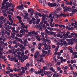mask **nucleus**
Here are the masks:
<instances>
[{"label":"nucleus","mask_w":77,"mask_h":77,"mask_svg":"<svg viewBox=\"0 0 77 77\" xmlns=\"http://www.w3.org/2000/svg\"><path fill=\"white\" fill-rule=\"evenodd\" d=\"M28 18H29V17H28L27 16H25L24 17V18L25 19H28Z\"/></svg>","instance_id":"680f3d73"},{"label":"nucleus","mask_w":77,"mask_h":77,"mask_svg":"<svg viewBox=\"0 0 77 77\" xmlns=\"http://www.w3.org/2000/svg\"><path fill=\"white\" fill-rule=\"evenodd\" d=\"M2 36H5V32H2Z\"/></svg>","instance_id":"49530a36"},{"label":"nucleus","mask_w":77,"mask_h":77,"mask_svg":"<svg viewBox=\"0 0 77 77\" xmlns=\"http://www.w3.org/2000/svg\"><path fill=\"white\" fill-rule=\"evenodd\" d=\"M71 39H72V40L73 41H74V42H75V43L77 42V40L76 39V38H71Z\"/></svg>","instance_id":"1a4fd4ad"},{"label":"nucleus","mask_w":77,"mask_h":77,"mask_svg":"<svg viewBox=\"0 0 77 77\" xmlns=\"http://www.w3.org/2000/svg\"><path fill=\"white\" fill-rule=\"evenodd\" d=\"M66 58L67 59H69V55H67L66 56Z\"/></svg>","instance_id":"3c124183"},{"label":"nucleus","mask_w":77,"mask_h":77,"mask_svg":"<svg viewBox=\"0 0 77 77\" xmlns=\"http://www.w3.org/2000/svg\"><path fill=\"white\" fill-rule=\"evenodd\" d=\"M66 4L67 5H69V1H66Z\"/></svg>","instance_id":"79ce46f5"},{"label":"nucleus","mask_w":77,"mask_h":77,"mask_svg":"<svg viewBox=\"0 0 77 77\" xmlns=\"http://www.w3.org/2000/svg\"><path fill=\"white\" fill-rule=\"evenodd\" d=\"M3 19H4V17L3 16H2L1 17H0V21H2V20Z\"/></svg>","instance_id":"cd10ccee"},{"label":"nucleus","mask_w":77,"mask_h":77,"mask_svg":"<svg viewBox=\"0 0 77 77\" xmlns=\"http://www.w3.org/2000/svg\"><path fill=\"white\" fill-rule=\"evenodd\" d=\"M5 32L8 36H9V35H10V32H8L7 31L5 30Z\"/></svg>","instance_id":"2eb2a0df"},{"label":"nucleus","mask_w":77,"mask_h":77,"mask_svg":"<svg viewBox=\"0 0 77 77\" xmlns=\"http://www.w3.org/2000/svg\"><path fill=\"white\" fill-rule=\"evenodd\" d=\"M11 37L12 38H15V36L14 35V33L12 32L11 33Z\"/></svg>","instance_id":"393cba45"},{"label":"nucleus","mask_w":77,"mask_h":77,"mask_svg":"<svg viewBox=\"0 0 77 77\" xmlns=\"http://www.w3.org/2000/svg\"><path fill=\"white\" fill-rule=\"evenodd\" d=\"M20 27H21V25H19L18 27H16V29H17V30H20Z\"/></svg>","instance_id":"c85d7f7f"},{"label":"nucleus","mask_w":77,"mask_h":77,"mask_svg":"<svg viewBox=\"0 0 77 77\" xmlns=\"http://www.w3.org/2000/svg\"><path fill=\"white\" fill-rule=\"evenodd\" d=\"M63 45H64V46H65V47L68 45V44H67V42H66V41H65L63 42Z\"/></svg>","instance_id":"9b49d317"},{"label":"nucleus","mask_w":77,"mask_h":77,"mask_svg":"<svg viewBox=\"0 0 77 77\" xmlns=\"http://www.w3.org/2000/svg\"><path fill=\"white\" fill-rule=\"evenodd\" d=\"M42 21H41L43 23H44L45 24H47V21H45V18H46L45 16V15H44L42 17Z\"/></svg>","instance_id":"20e7f679"},{"label":"nucleus","mask_w":77,"mask_h":77,"mask_svg":"<svg viewBox=\"0 0 77 77\" xmlns=\"http://www.w3.org/2000/svg\"><path fill=\"white\" fill-rule=\"evenodd\" d=\"M13 44H17V41H16V40H14L13 41Z\"/></svg>","instance_id":"5fc2aeb1"},{"label":"nucleus","mask_w":77,"mask_h":77,"mask_svg":"<svg viewBox=\"0 0 77 77\" xmlns=\"http://www.w3.org/2000/svg\"><path fill=\"white\" fill-rule=\"evenodd\" d=\"M59 24H56L54 26L55 27H59Z\"/></svg>","instance_id":"774afa93"},{"label":"nucleus","mask_w":77,"mask_h":77,"mask_svg":"<svg viewBox=\"0 0 77 77\" xmlns=\"http://www.w3.org/2000/svg\"><path fill=\"white\" fill-rule=\"evenodd\" d=\"M9 60H11V61H13L14 58H13V57H11V58H9Z\"/></svg>","instance_id":"a19ab883"},{"label":"nucleus","mask_w":77,"mask_h":77,"mask_svg":"<svg viewBox=\"0 0 77 77\" xmlns=\"http://www.w3.org/2000/svg\"><path fill=\"white\" fill-rule=\"evenodd\" d=\"M46 46L47 47V48L48 49H48H51V46L50 45H46Z\"/></svg>","instance_id":"4468645a"},{"label":"nucleus","mask_w":77,"mask_h":77,"mask_svg":"<svg viewBox=\"0 0 77 77\" xmlns=\"http://www.w3.org/2000/svg\"><path fill=\"white\" fill-rule=\"evenodd\" d=\"M9 71H10V72H12L13 71V69L11 68L9 69Z\"/></svg>","instance_id":"69168bd1"},{"label":"nucleus","mask_w":77,"mask_h":77,"mask_svg":"<svg viewBox=\"0 0 77 77\" xmlns=\"http://www.w3.org/2000/svg\"><path fill=\"white\" fill-rule=\"evenodd\" d=\"M64 7H65V5L64 4H62L61 7L63 8H63H64Z\"/></svg>","instance_id":"8fccbe9b"},{"label":"nucleus","mask_w":77,"mask_h":77,"mask_svg":"<svg viewBox=\"0 0 77 77\" xmlns=\"http://www.w3.org/2000/svg\"><path fill=\"white\" fill-rule=\"evenodd\" d=\"M33 23V20H30L29 21V24H32Z\"/></svg>","instance_id":"72a5a7b5"},{"label":"nucleus","mask_w":77,"mask_h":77,"mask_svg":"<svg viewBox=\"0 0 77 77\" xmlns=\"http://www.w3.org/2000/svg\"><path fill=\"white\" fill-rule=\"evenodd\" d=\"M29 72H30V74H32V72H35L36 71H35V69H33V68H31L29 70Z\"/></svg>","instance_id":"423d86ee"},{"label":"nucleus","mask_w":77,"mask_h":77,"mask_svg":"<svg viewBox=\"0 0 77 77\" xmlns=\"http://www.w3.org/2000/svg\"><path fill=\"white\" fill-rule=\"evenodd\" d=\"M5 1L4 0L3 2V3H2V6H5Z\"/></svg>","instance_id":"c756f323"},{"label":"nucleus","mask_w":77,"mask_h":77,"mask_svg":"<svg viewBox=\"0 0 77 77\" xmlns=\"http://www.w3.org/2000/svg\"><path fill=\"white\" fill-rule=\"evenodd\" d=\"M69 9L71 10V7L70 6H69L68 7H67V6H66L65 7H63V11L64 12H68V11H69Z\"/></svg>","instance_id":"f257e3e1"},{"label":"nucleus","mask_w":77,"mask_h":77,"mask_svg":"<svg viewBox=\"0 0 77 77\" xmlns=\"http://www.w3.org/2000/svg\"><path fill=\"white\" fill-rule=\"evenodd\" d=\"M35 38L36 39H38V38H40V36L39 35H37L35 37Z\"/></svg>","instance_id":"e433bc0d"},{"label":"nucleus","mask_w":77,"mask_h":77,"mask_svg":"<svg viewBox=\"0 0 77 77\" xmlns=\"http://www.w3.org/2000/svg\"><path fill=\"white\" fill-rule=\"evenodd\" d=\"M17 9H18L19 10H20L21 8V6L20 5L19 6H17Z\"/></svg>","instance_id":"2f4dec72"},{"label":"nucleus","mask_w":77,"mask_h":77,"mask_svg":"<svg viewBox=\"0 0 77 77\" xmlns=\"http://www.w3.org/2000/svg\"><path fill=\"white\" fill-rule=\"evenodd\" d=\"M40 36L42 38H43V37H44V34L43 32L41 33V35H40Z\"/></svg>","instance_id":"a878e982"},{"label":"nucleus","mask_w":77,"mask_h":77,"mask_svg":"<svg viewBox=\"0 0 77 77\" xmlns=\"http://www.w3.org/2000/svg\"><path fill=\"white\" fill-rule=\"evenodd\" d=\"M62 9V8H57V10L58 11H61V10Z\"/></svg>","instance_id":"ea45409f"},{"label":"nucleus","mask_w":77,"mask_h":77,"mask_svg":"<svg viewBox=\"0 0 77 77\" xmlns=\"http://www.w3.org/2000/svg\"><path fill=\"white\" fill-rule=\"evenodd\" d=\"M68 37L69 38H72V35H68Z\"/></svg>","instance_id":"052dcab7"},{"label":"nucleus","mask_w":77,"mask_h":77,"mask_svg":"<svg viewBox=\"0 0 77 77\" xmlns=\"http://www.w3.org/2000/svg\"><path fill=\"white\" fill-rule=\"evenodd\" d=\"M38 46L39 47H41V46H42V44L41 43H38Z\"/></svg>","instance_id":"e2e57ef3"},{"label":"nucleus","mask_w":77,"mask_h":77,"mask_svg":"<svg viewBox=\"0 0 77 77\" xmlns=\"http://www.w3.org/2000/svg\"><path fill=\"white\" fill-rule=\"evenodd\" d=\"M35 50V48H32L31 49V51H33Z\"/></svg>","instance_id":"6e6d98bb"},{"label":"nucleus","mask_w":77,"mask_h":77,"mask_svg":"<svg viewBox=\"0 0 77 77\" xmlns=\"http://www.w3.org/2000/svg\"><path fill=\"white\" fill-rule=\"evenodd\" d=\"M65 35V33H64L63 34V38H65V39H66V38H67V37L66 36V35Z\"/></svg>","instance_id":"aec40b11"},{"label":"nucleus","mask_w":77,"mask_h":77,"mask_svg":"<svg viewBox=\"0 0 77 77\" xmlns=\"http://www.w3.org/2000/svg\"><path fill=\"white\" fill-rule=\"evenodd\" d=\"M45 56H46V54L44 53H43L42 55H40V57H45Z\"/></svg>","instance_id":"a211bd4d"},{"label":"nucleus","mask_w":77,"mask_h":77,"mask_svg":"<svg viewBox=\"0 0 77 77\" xmlns=\"http://www.w3.org/2000/svg\"><path fill=\"white\" fill-rule=\"evenodd\" d=\"M70 35H72V36L75 35V38H77V34H75L74 32H73V33H71Z\"/></svg>","instance_id":"ddd939ff"},{"label":"nucleus","mask_w":77,"mask_h":77,"mask_svg":"<svg viewBox=\"0 0 77 77\" xmlns=\"http://www.w3.org/2000/svg\"><path fill=\"white\" fill-rule=\"evenodd\" d=\"M25 16H29V14H28V13H25Z\"/></svg>","instance_id":"338daca9"},{"label":"nucleus","mask_w":77,"mask_h":77,"mask_svg":"<svg viewBox=\"0 0 77 77\" xmlns=\"http://www.w3.org/2000/svg\"><path fill=\"white\" fill-rule=\"evenodd\" d=\"M72 11H73L75 12H77V8L76 9H72Z\"/></svg>","instance_id":"58836bf2"},{"label":"nucleus","mask_w":77,"mask_h":77,"mask_svg":"<svg viewBox=\"0 0 77 77\" xmlns=\"http://www.w3.org/2000/svg\"><path fill=\"white\" fill-rule=\"evenodd\" d=\"M68 45H73L74 44V42L72 40H70L69 42H68Z\"/></svg>","instance_id":"39448f33"},{"label":"nucleus","mask_w":77,"mask_h":77,"mask_svg":"<svg viewBox=\"0 0 77 77\" xmlns=\"http://www.w3.org/2000/svg\"><path fill=\"white\" fill-rule=\"evenodd\" d=\"M47 66H44L43 68V71H44L45 70H47Z\"/></svg>","instance_id":"dca6fc26"},{"label":"nucleus","mask_w":77,"mask_h":77,"mask_svg":"<svg viewBox=\"0 0 77 77\" xmlns=\"http://www.w3.org/2000/svg\"><path fill=\"white\" fill-rule=\"evenodd\" d=\"M17 69L16 68H14L13 69V71L15 72H17Z\"/></svg>","instance_id":"0e129e2a"},{"label":"nucleus","mask_w":77,"mask_h":77,"mask_svg":"<svg viewBox=\"0 0 77 77\" xmlns=\"http://www.w3.org/2000/svg\"><path fill=\"white\" fill-rule=\"evenodd\" d=\"M60 16L61 17H64V18H65L66 17V15H65V14H63V13H61L60 14Z\"/></svg>","instance_id":"f8f14e48"},{"label":"nucleus","mask_w":77,"mask_h":77,"mask_svg":"<svg viewBox=\"0 0 77 77\" xmlns=\"http://www.w3.org/2000/svg\"><path fill=\"white\" fill-rule=\"evenodd\" d=\"M20 40H21L20 43H21V44H24V42H23V41L22 40V39H20Z\"/></svg>","instance_id":"c03bdc74"},{"label":"nucleus","mask_w":77,"mask_h":77,"mask_svg":"<svg viewBox=\"0 0 77 77\" xmlns=\"http://www.w3.org/2000/svg\"><path fill=\"white\" fill-rule=\"evenodd\" d=\"M43 24L44 23H43V22H42L41 21L40 24H39V27H42Z\"/></svg>","instance_id":"412c9836"},{"label":"nucleus","mask_w":77,"mask_h":77,"mask_svg":"<svg viewBox=\"0 0 77 77\" xmlns=\"http://www.w3.org/2000/svg\"><path fill=\"white\" fill-rule=\"evenodd\" d=\"M11 50H15V48L14 47H11Z\"/></svg>","instance_id":"c9c22d12"},{"label":"nucleus","mask_w":77,"mask_h":77,"mask_svg":"<svg viewBox=\"0 0 77 77\" xmlns=\"http://www.w3.org/2000/svg\"><path fill=\"white\" fill-rule=\"evenodd\" d=\"M53 75V73L49 71L48 72V74L47 75V76H52Z\"/></svg>","instance_id":"6e6552de"},{"label":"nucleus","mask_w":77,"mask_h":77,"mask_svg":"<svg viewBox=\"0 0 77 77\" xmlns=\"http://www.w3.org/2000/svg\"><path fill=\"white\" fill-rule=\"evenodd\" d=\"M45 32L47 33V35H54V32L53 31H50L48 30V29H45Z\"/></svg>","instance_id":"f03ea898"},{"label":"nucleus","mask_w":77,"mask_h":77,"mask_svg":"<svg viewBox=\"0 0 77 77\" xmlns=\"http://www.w3.org/2000/svg\"><path fill=\"white\" fill-rule=\"evenodd\" d=\"M19 60H21V61L22 63H23V62H24V60L23 59V57H19Z\"/></svg>","instance_id":"9d476101"},{"label":"nucleus","mask_w":77,"mask_h":77,"mask_svg":"<svg viewBox=\"0 0 77 77\" xmlns=\"http://www.w3.org/2000/svg\"><path fill=\"white\" fill-rule=\"evenodd\" d=\"M16 50L17 51H15V53H17V51H20V48H17V49H16Z\"/></svg>","instance_id":"473e14b6"},{"label":"nucleus","mask_w":77,"mask_h":77,"mask_svg":"<svg viewBox=\"0 0 77 77\" xmlns=\"http://www.w3.org/2000/svg\"><path fill=\"white\" fill-rule=\"evenodd\" d=\"M21 70V69L20 68H19L18 69H17L16 72H20V71Z\"/></svg>","instance_id":"09e8293b"},{"label":"nucleus","mask_w":77,"mask_h":77,"mask_svg":"<svg viewBox=\"0 0 77 77\" xmlns=\"http://www.w3.org/2000/svg\"><path fill=\"white\" fill-rule=\"evenodd\" d=\"M63 57H66V56H67V54H63Z\"/></svg>","instance_id":"4d7b16f0"},{"label":"nucleus","mask_w":77,"mask_h":77,"mask_svg":"<svg viewBox=\"0 0 77 77\" xmlns=\"http://www.w3.org/2000/svg\"><path fill=\"white\" fill-rule=\"evenodd\" d=\"M52 47L54 49L55 48H56V46L54 45H53L52 46Z\"/></svg>","instance_id":"13d9d810"},{"label":"nucleus","mask_w":77,"mask_h":77,"mask_svg":"<svg viewBox=\"0 0 77 77\" xmlns=\"http://www.w3.org/2000/svg\"><path fill=\"white\" fill-rule=\"evenodd\" d=\"M14 15H18V12L17 11H15L14 13Z\"/></svg>","instance_id":"6ab92c4d"},{"label":"nucleus","mask_w":77,"mask_h":77,"mask_svg":"<svg viewBox=\"0 0 77 77\" xmlns=\"http://www.w3.org/2000/svg\"><path fill=\"white\" fill-rule=\"evenodd\" d=\"M45 15L44 14H42H42H41L40 13H39V14H38V16H39V17H41L42 16V17H44V16Z\"/></svg>","instance_id":"7c9ffc66"},{"label":"nucleus","mask_w":77,"mask_h":77,"mask_svg":"<svg viewBox=\"0 0 77 77\" xmlns=\"http://www.w3.org/2000/svg\"><path fill=\"white\" fill-rule=\"evenodd\" d=\"M7 27H8V28L9 29H12V27H11V26L9 25H7Z\"/></svg>","instance_id":"4c0bfd02"},{"label":"nucleus","mask_w":77,"mask_h":77,"mask_svg":"<svg viewBox=\"0 0 77 77\" xmlns=\"http://www.w3.org/2000/svg\"><path fill=\"white\" fill-rule=\"evenodd\" d=\"M35 54L38 56V57H39L41 55H40V54H39V52L38 51H37L36 52Z\"/></svg>","instance_id":"f3484780"},{"label":"nucleus","mask_w":77,"mask_h":77,"mask_svg":"<svg viewBox=\"0 0 77 77\" xmlns=\"http://www.w3.org/2000/svg\"><path fill=\"white\" fill-rule=\"evenodd\" d=\"M12 4L11 3H10L8 4V6L9 7H11L12 6Z\"/></svg>","instance_id":"f704fd0d"},{"label":"nucleus","mask_w":77,"mask_h":77,"mask_svg":"<svg viewBox=\"0 0 77 77\" xmlns=\"http://www.w3.org/2000/svg\"><path fill=\"white\" fill-rule=\"evenodd\" d=\"M48 6H49L50 7H55L57 5V4L56 3H54V4L53 3H51L50 2H49L48 4Z\"/></svg>","instance_id":"7ed1b4c3"},{"label":"nucleus","mask_w":77,"mask_h":77,"mask_svg":"<svg viewBox=\"0 0 77 77\" xmlns=\"http://www.w3.org/2000/svg\"><path fill=\"white\" fill-rule=\"evenodd\" d=\"M50 26L51 27H54V24H52L51 25H50Z\"/></svg>","instance_id":"de8ad7c7"},{"label":"nucleus","mask_w":77,"mask_h":77,"mask_svg":"<svg viewBox=\"0 0 77 77\" xmlns=\"http://www.w3.org/2000/svg\"><path fill=\"white\" fill-rule=\"evenodd\" d=\"M26 66L27 67H29V66H30V64H29V63H26Z\"/></svg>","instance_id":"603ef678"},{"label":"nucleus","mask_w":77,"mask_h":77,"mask_svg":"<svg viewBox=\"0 0 77 77\" xmlns=\"http://www.w3.org/2000/svg\"><path fill=\"white\" fill-rule=\"evenodd\" d=\"M24 43H28V41H27V39L26 38L24 40Z\"/></svg>","instance_id":"bb28decb"},{"label":"nucleus","mask_w":77,"mask_h":77,"mask_svg":"<svg viewBox=\"0 0 77 77\" xmlns=\"http://www.w3.org/2000/svg\"><path fill=\"white\" fill-rule=\"evenodd\" d=\"M23 35H24V34H20L19 35V37H20V38H22L23 36Z\"/></svg>","instance_id":"37998d69"},{"label":"nucleus","mask_w":77,"mask_h":77,"mask_svg":"<svg viewBox=\"0 0 77 77\" xmlns=\"http://www.w3.org/2000/svg\"><path fill=\"white\" fill-rule=\"evenodd\" d=\"M71 39V38H70V39H66V41L68 42H69L70 41H72V39Z\"/></svg>","instance_id":"a18cd8bd"},{"label":"nucleus","mask_w":77,"mask_h":77,"mask_svg":"<svg viewBox=\"0 0 77 77\" xmlns=\"http://www.w3.org/2000/svg\"><path fill=\"white\" fill-rule=\"evenodd\" d=\"M25 29H21L20 30V32L21 33H22V34H24V35H25V32H25Z\"/></svg>","instance_id":"0eeeda50"},{"label":"nucleus","mask_w":77,"mask_h":77,"mask_svg":"<svg viewBox=\"0 0 77 77\" xmlns=\"http://www.w3.org/2000/svg\"><path fill=\"white\" fill-rule=\"evenodd\" d=\"M48 72L47 71H45L44 72V73L45 75H47V74H48Z\"/></svg>","instance_id":"864d4df0"},{"label":"nucleus","mask_w":77,"mask_h":77,"mask_svg":"<svg viewBox=\"0 0 77 77\" xmlns=\"http://www.w3.org/2000/svg\"><path fill=\"white\" fill-rule=\"evenodd\" d=\"M30 14L31 15H33L34 14V11H31Z\"/></svg>","instance_id":"bf43d9fd"},{"label":"nucleus","mask_w":77,"mask_h":77,"mask_svg":"<svg viewBox=\"0 0 77 77\" xmlns=\"http://www.w3.org/2000/svg\"><path fill=\"white\" fill-rule=\"evenodd\" d=\"M21 25H22V26H21L22 28H23H23H24V27H25V26L26 25H24V23H21Z\"/></svg>","instance_id":"b1692460"},{"label":"nucleus","mask_w":77,"mask_h":77,"mask_svg":"<svg viewBox=\"0 0 77 77\" xmlns=\"http://www.w3.org/2000/svg\"><path fill=\"white\" fill-rule=\"evenodd\" d=\"M43 43H42V45H47V44H46V43H47V42H43Z\"/></svg>","instance_id":"5701e85b"},{"label":"nucleus","mask_w":77,"mask_h":77,"mask_svg":"<svg viewBox=\"0 0 77 77\" xmlns=\"http://www.w3.org/2000/svg\"><path fill=\"white\" fill-rule=\"evenodd\" d=\"M43 49L45 51L48 50V48H47V46L46 45H45V47L43 48Z\"/></svg>","instance_id":"4be33fe9"}]
</instances>
